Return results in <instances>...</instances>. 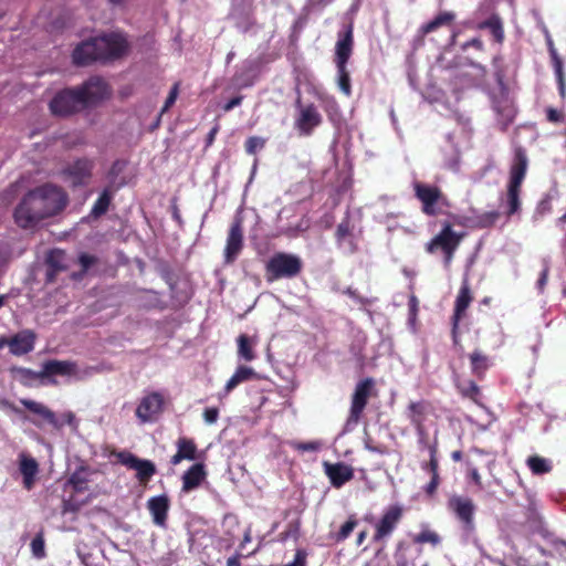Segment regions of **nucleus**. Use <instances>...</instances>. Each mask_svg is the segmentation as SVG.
<instances>
[{"label": "nucleus", "instance_id": "a18cd8bd", "mask_svg": "<svg viewBox=\"0 0 566 566\" xmlns=\"http://www.w3.org/2000/svg\"><path fill=\"white\" fill-rule=\"evenodd\" d=\"M81 505L78 503H75L74 501L70 500H63L62 503V514L65 515L67 513H76L80 511Z\"/></svg>", "mask_w": 566, "mask_h": 566}, {"label": "nucleus", "instance_id": "c756f323", "mask_svg": "<svg viewBox=\"0 0 566 566\" xmlns=\"http://www.w3.org/2000/svg\"><path fill=\"white\" fill-rule=\"evenodd\" d=\"M480 29H489L496 42H502L504 39L503 25L499 15L493 14L488 20L479 24Z\"/></svg>", "mask_w": 566, "mask_h": 566}, {"label": "nucleus", "instance_id": "f8f14e48", "mask_svg": "<svg viewBox=\"0 0 566 566\" xmlns=\"http://www.w3.org/2000/svg\"><path fill=\"white\" fill-rule=\"evenodd\" d=\"M118 457L124 465L137 472L140 482H147L156 472L155 464L149 460L138 459L128 452H122Z\"/></svg>", "mask_w": 566, "mask_h": 566}, {"label": "nucleus", "instance_id": "8fccbe9b", "mask_svg": "<svg viewBox=\"0 0 566 566\" xmlns=\"http://www.w3.org/2000/svg\"><path fill=\"white\" fill-rule=\"evenodd\" d=\"M307 554L303 549L296 551L294 560L285 566H306Z\"/></svg>", "mask_w": 566, "mask_h": 566}, {"label": "nucleus", "instance_id": "680f3d73", "mask_svg": "<svg viewBox=\"0 0 566 566\" xmlns=\"http://www.w3.org/2000/svg\"><path fill=\"white\" fill-rule=\"evenodd\" d=\"M318 443L317 442H306V443H301L298 446V449L300 450H303V451H316L318 449Z\"/></svg>", "mask_w": 566, "mask_h": 566}, {"label": "nucleus", "instance_id": "338daca9", "mask_svg": "<svg viewBox=\"0 0 566 566\" xmlns=\"http://www.w3.org/2000/svg\"><path fill=\"white\" fill-rule=\"evenodd\" d=\"M227 566H241L240 559L238 556H232L227 559Z\"/></svg>", "mask_w": 566, "mask_h": 566}, {"label": "nucleus", "instance_id": "4c0bfd02", "mask_svg": "<svg viewBox=\"0 0 566 566\" xmlns=\"http://www.w3.org/2000/svg\"><path fill=\"white\" fill-rule=\"evenodd\" d=\"M31 551L34 557L41 559L45 556L44 539L42 534H38L31 542Z\"/></svg>", "mask_w": 566, "mask_h": 566}, {"label": "nucleus", "instance_id": "bf43d9fd", "mask_svg": "<svg viewBox=\"0 0 566 566\" xmlns=\"http://www.w3.org/2000/svg\"><path fill=\"white\" fill-rule=\"evenodd\" d=\"M478 394H479V387L473 381H470L468 389L463 390V395H465L470 398H474V396Z\"/></svg>", "mask_w": 566, "mask_h": 566}, {"label": "nucleus", "instance_id": "c9c22d12", "mask_svg": "<svg viewBox=\"0 0 566 566\" xmlns=\"http://www.w3.org/2000/svg\"><path fill=\"white\" fill-rule=\"evenodd\" d=\"M337 73H338V87L339 90L346 95L350 96L352 94V87H350V77L349 73L346 69V65L336 66Z\"/></svg>", "mask_w": 566, "mask_h": 566}, {"label": "nucleus", "instance_id": "69168bd1", "mask_svg": "<svg viewBox=\"0 0 566 566\" xmlns=\"http://www.w3.org/2000/svg\"><path fill=\"white\" fill-rule=\"evenodd\" d=\"M0 405L3 407V408H9L10 410H12L13 412L20 415L22 413L21 409H19L18 407H15L13 403H11L10 401L8 400H2L0 402Z\"/></svg>", "mask_w": 566, "mask_h": 566}, {"label": "nucleus", "instance_id": "e2e57ef3", "mask_svg": "<svg viewBox=\"0 0 566 566\" xmlns=\"http://www.w3.org/2000/svg\"><path fill=\"white\" fill-rule=\"evenodd\" d=\"M547 118L548 120L556 123L560 120V114L556 109L549 108L547 111Z\"/></svg>", "mask_w": 566, "mask_h": 566}, {"label": "nucleus", "instance_id": "052dcab7", "mask_svg": "<svg viewBox=\"0 0 566 566\" xmlns=\"http://www.w3.org/2000/svg\"><path fill=\"white\" fill-rule=\"evenodd\" d=\"M547 276H548V265L547 263L545 262V266L543 269V272L537 281V285H538V289L539 290H543V287L545 286L546 282H547Z\"/></svg>", "mask_w": 566, "mask_h": 566}, {"label": "nucleus", "instance_id": "864d4df0", "mask_svg": "<svg viewBox=\"0 0 566 566\" xmlns=\"http://www.w3.org/2000/svg\"><path fill=\"white\" fill-rule=\"evenodd\" d=\"M345 293L349 295L352 298L360 303L361 305H368L373 303V300L364 298L360 295L357 294V292L350 287H348Z\"/></svg>", "mask_w": 566, "mask_h": 566}, {"label": "nucleus", "instance_id": "4be33fe9", "mask_svg": "<svg viewBox=\"0 0 566 566\" xmlns=\"http://www.w3.org/2000/svg\"><path fill=\"white\" fill-rule=\"evenodd\" d=\"M415 190H416V196L423 203V211L426 213H431L432 206L437 202V200L440 196L438 188L417 182L415 185Z\"/></svg>", "mask_w": 566, "mask_h": 566}, {"label": "nucleus", "instance_id": "423d86ee", "mask_svg": "<svg viewBox=\"0 0 566 566\" xmlns=\"http://www.w3.org/2000/svg\"><path fill=\"white\" fill-rule=\"evenodd\" d=\"M448 507L455 514L465 531L472 532L474 530L473 516L475 513V504L471 499L452 495L448 501Z\"/></svg>", "mask_w": 566, "mask_h": 566}, {"label": "nucleus", "instance_id": "5fc2aeb1", "mask_svg": "<svg viewBox=\"0 0 566 566\" xmlns=\"http://www.w3.org/2000/svg\"><path fill=\"white\" fill-rule=\"evenodd\" d=\"M427 469L431 472L432 476L439 475L438 474V460L434 455V450H431V458L429 463L427 464Z\"/></svg>", "mask_w": 566, "mask_h": 566}, {"label": "nucleus", "instance_id": "6e6d98bb", "mask_svg": "<svg viewBox=\"0 0 566 566\" xmlns=\"http://www.w3.org/2000/svg\"><path fill=\"white\" fill-rule=\"evenodd\" d=\"M243 99L242 95L235 96L231 98L227 104L223 106L224 112H230L232 108L239 106Z\"/></svg>", "mask_w": 566, "mask_h": 566}, {"label": "nucleus", "instance_id": "2f4dec72", "mask_svg": "<svg viewBox=\"0 0 566 566\" xmlns=\"http://www.w3.org/2000/svg\"><path fill=\"white\" fill-rule=\"evenodd\" d=\"M69 484H71L75 492H83L87 488V472L84 468L76 470L70 478Z\"/></svg>", "mask_w": 566, "mask_h": 566}, {"label": "nucleus", "instance_id": "cd10ccee", "mask_svg": "<svg viewBox=\"0 0 566 566\" xmlns=\"http://www.w3.org/2000/svg\"><path fill=\"white\" fill-rule=\"evenodd\" d=\"M255 371L253 368L248 366H240L235 373L232 375V377L228 380L224 390L227 394H229L231 390H233L241 382L248 381L255 377Z\"/></svg>", "mask_w": 566, "mask_h": 566}, {"label": "nucleus", "instance_id": "0eeeda50", "mask_svg": "<svg viewBox=\"0 0 566 566\" xmlns=\"http://www.w3.org/2000/svg\"><path fill=\"white\" fill-rule=\"evenodd\" d=\"M77 88L83 95L85 108L107 98L111 94L107 83L97 76L88 78Z\"/></svg>", "mask_w": 566, "mask_h": 566}, {"label": "nucleus", "instance_id": "49530a36", "mask_svg": "<svg viewBox=\"0 0 566 566\" xmlns=\"http://www.w3.org/2000/svg\"><path fill=\"white\" fill-rule=\"evenodd\" d=\"M350 232L349 223L348 221H343L337 226L336 229V239L338 242H340L346 235H348Z\"/></svg>", "mask_w": 566, "mask_h": 566}, {"label": "nucleus", "instance_id": "a19ab883", "mask_svg": "<svg viewBox=\"0 0 566 566\" xmlns=\"http://www.w3.org/2000/svg\"><path fill=\"white\" fill-rule=\"evenodd\" d=\"M264 146V140L260 137H250L245 143V150L248 154H255L258 149Z\"/></svg>", "mask_w": 566, "mask_h": 566}, {"label": "nucleus", "instance_id": "4468645a", "mask_svg": "<svg viewBox=\"0 0 566 566\" xmlns=\"http://www.w3.org/2000/svg\"><path fill=\"white\" fill-rule=\"evenodd\" d=\"M36 335L31 329H23L12 337L8 338L10 353L21 356L33 350Z\"/></svg>", "mask_w": 566, "mask_h": 566}, {"label": "nucleus", "instance_id": "79ce46f5", "mask_svg": "<svg viewBox=\"0 0 566 566\" xmlns=\"http://www.w3.org/2000/svg\"><path fill=\"white\" fill-rule=\"evenodd\" d=\"M495 111L497 113H501L503 116L502 125L503 127H506L514 118V109L507 105H505L502 109L499 105L495 106Z\"/></svg>", "mask_w": 566, "mask_h": 566}, {"label": "nucleus", "instance_id": "09e8293b", "mask_svg": "<svg viewBox=\"0 0 566 566\" xmlns=\"http://www.w3.org/2000/svg\"><path fill=\"white\" fill-rule=\"evenodd\" d=\"M219 410L217 408H207L203 411V419L206 423L213 424L218 420Z\"/></svg>", "mask_w": 566, "mask_h": 566}, {"label": "nucleus", "instance_id": "39448f33", "mask_svg": "<svg viewBox=\"0 0 566 566\" xmlns=\"http://www.w3.org/2000/svg\"><path fill=\"white\" fill-rule=\"evenodd\" d=\"M301 270L302 261L298 256L282 252L274 254L266 264V272L270 280L294 277Z\"/></svg>", "mask_w": 566, "mask_h": 566}, {"label": "nucleus", "instance_id": "7ed1b4c3", "mask_svg": "<svg viewBox=\"0 0 566 566\" xmlns=\"http://www.w3.org/2000/svg\"><path fill=\"white\" fill-rule=\"evenodd\" d=\"M527 169V157L522 149H517L511 167V178L507 187L509 211L511 216L520 209V189Z\"/></svg>", "mask_w": 566, "mask_h": 566}, {"label": "nucleus", "instance_id": "58836bf2", "mask_svg": "<svg viewBox=\"0 0 566 566\" xmlns=\"http://www.w3.org/2000/svg\"><path fill=\"white\" fill-rule=\"evenodd\" d=\"M424 410V406L423 403L421 402H411L409 405V411H410V415H409V418L411 419V421L416 424H419L421 419H420V416L422 415Z\"/></svg>", "mask_w": 566, "mask_h": 566}, {"label": "nucleus", "instance_id": "473e14b6", "mask_svg": "<svg viewBox=\"0 0 566 566\" xmlns=\"http://www.w3.org/2000/svg\"><path fill=\"white\" fill-rule=\"evenodd\" d=\"M238 355L240 358L251 361L255 358V354L247 335L242 334L238 338Z\"/></svg>", "mask_w": 566, "mask_h": 566}, {"label": "nucleus", "instance_id": "2eb2a0df", "mask_svg": "<svg viewBox=\"0 0 566 566\" xmlns=\"http://www.w3.org/2000/svg\"><path fill=\"white\" fill-rule=\"evenodd\" d=\"M354 46L353 27L349 24L345 32L338 34V40L335 46V63L336 66L346 65L349 60Z\"/></svg>", "mask_w": 566, "mask_h": 566}, {"label": "nucleus", "instance_id": "ddd939ff", "mask_svg": "<svg viewBox=\"0 0 566 566\" xmlns=\"http://www.w3.org/2000/svg\"><path fill=\"white\" fill-rule=\"evenodd\" d=\"M243 247V231L240 220H235L229 230L227 245L224 249L226 263H232Z\"/></svg>", "mask_w": 566, "mask_h": 566}, {"label": "nucleus", "instance_id": "3c124183", "mask_svg": "<svg viewBox=\"0 0 566 566\" xmlns=\"http://www.w3.org/2000/svg\"><path fill=\"white\" fill-rule=\"evenodd\" d=\"M356 526V522L355 521H347L342 527H340V531H339V534H338V538L339 539H345L346 537L349 536V534L353 532L354 527Z\"/></svg>", "mask_w": 566, "mask_h": 566}, {"label": "nucleus", "instance_id": "0e129e2a", "mask_svg": "<svg viewBox=\"0 0 566 566\" xmlns=\"http://www.w3.org/2000/svg\"><path fill=\"white\" fill-rule=\"evenodd\" d=\"M468 46H474V48H476L478 50H482V48H483V43H482V41H481L480 39L474 38V39H472V40L468 41V42L463 45V48H464V49H465V48H468Z\"/></svg>", "mask_w": 566, "mask_h": 566}, {"label": "nucleus", "instance_id": "1a4fd4ad", "mask_svg": "<svg viewBox=\"0 0 566 566\" xmlns=\"http://www.w3.org/2000/svg\"><path fill=\"white\" fill-rule=\"evenodd\" d=\"M20 402L32 413L39 417V419L27 418L34 426L41 428L44 423L51 424L53 428L60 430L63 423L56 418L55 413L49 409L45 405L31 400L21 399Z\"/></svg>", "mask_w": 566, "mask_h": 566}, {"label": "nucleus", "instance_id": "aec40b11", "mask_svg": "<svg viewBox=\"0 0 566 566\" xmlns=\"http://www.w3.org/2000/svg\"><path fill=\"white\" fill-rule=\"evenodd\" d=\"M401 517V510L399 507H390L385 515L381 517L377 525L376 533L374 535L375 541H380L388 536Z\"/></svg>", "mask_w": 566, "mask_h": 566}, {"label": "nucleus", "instance_id": "b1692460", "mask_svg": "<svg viewBox=\"0 0 566 566\" xmlns=\"http://www.w3.org/2000/svg\"><path fill=\"white\" fill-rule=\"evenodd\" d=\"M472 301L470 289L468 285V282L465 281L459 292V295L455 300V308H454V315H453V337L455 336V329L458 327V323L461 318V315L464 313V311L468 308ZM457 338H454L455 340Z\"/></svg>", "mask_w": 566, "mask_h": 566}, {"label": "nucleus", "instance_id": "e433bc0d", "mask_svg": "<svg viewBox=\"0 0 566 566\" xmlns=\"http://www.w3.org/2000/svg\"><path fill=\"white\" fill-rule=\"evenodd\" d=\"M470 359H471V365H472V370L473 373L475 374H480L482 371H484L488 367V358L486 356H484L483 354H481L480 352L475 350L471 354L470 356Z\"/></svg>", "mask_w": 566, "mask_h": 566}, {"label": "nucleus", "instance_id": "f257e3e1", "mask_svg": "<svg viewBox=\"0 0 566 566\" xmlns=\"http://www.w3.org/2000/svg\"><path fill=\"white\" fill-rule=\"evenodd\" d=\"M67 202L57 187L45 185L29 191L14 210V220L21 228H33L43 219L59 213Z\"/></svg>", "mask_w": 566, "mask_h": 566}, {"label": "nucleus", "instance_id": "5701e85b", "mask_svg": "<svg viewBox=\"0 0 566 566\" xmlns=\"http://www.w3.org/2000/svg\"><path fill=\"white\" fill-rule=\"evenodd\" d=\"M206 476L205 467L202 463L193 464L188 471L182 475V491L190 492L191 490L198 488L201 481Z\"/></svg>", "mask_w": 566, "mask_h": 566}, {"label": "nucleus", "instance_id": "412c9836", "mask_svg": "<svg viewBox=\"0 0 566 566\" xmlns=\"http://www.w3.org/2000/svg\"><path fill=\"white\" fill-rule=\"evenodd\" d=\"M321 123V115L313 105H310L301 111V115L296 120L297 128L308 135L313 127Z\"/></svg>", "mask_w": 566, "mask_h": 566}, {"label": "nucleus", "instance_id": "c85d7f7f", "mask_svg": "<svg viewBox=\"0 0 566 566\" xmlns=\"http://www.w3.org/2000/svg\"><path fill=\"white\" fill-rule=\"evenodd\" d=\"M454 18H455V14L453 12L446 11V12L439 13L433 20L423 24L420 28L421 38L430 32H433L434 30H437L438 28H440L442 25L450 24L454 20Z\"/></svg>", "mask_w": 566, "mask_h": 566}, {"label": "nucleus", "instance_id": "f03ea898", "mask_svg": "<svg viewBox=\"0 0 566 566\" xmlns=\"http://www.w3.org/2000/svg\"><path fill=\"white\" fill-rule=\"evenodd\" d=\"M127 49L126 39L119 33L93 38L78 44L73 51V62L85 66L96 61L120 57Z\"/></svg>", "mask_w": 566, "mask_h": 566}, {"label": "nucleus", "instance_id": "bb28decb", "mask_svg": "<svg viewBox=\"0 0 566 566\" xmlns=\"http://www.w3.org/2000/svg\"><path fill=\"white\" fill-rule=\"evenodd\" d=\"M38 470V462L33 458L22 457L20 462V471L23 475V484L28 490L32 488Z\"/></svg>", "mask_w": 566, "mask_h": 566}, {"label": "nucleus", "instance_id": "20e7f679", "mask_svg": "<svg viewBox=\"0 0 566 566\" xmlns=\"http://www.w3.org/2000/svg\"><path fill=\"white\" fill-rule=\"evenodd\" d=\"M50 109L61 117L78 113L85 109L83 95L77 87L62 90L50 102Z\"/></svg>", "mask_w": 566, "mask_h": 566}, {"label": "nucleus", "instance_id": "a211bd4d", "mask_svg": "<svg viewBox=\"0 0 566 566\" xmlns=\"http://www.w3.org/2000/svg\"><path fill=\"white\" fill-rule=\"evenodd\" d=\"M93 163L88 159H78L70 165L65 172L67 174L74 187L84 185L91 177Z\"/></svg>", "mask_w": 566, "mask_h": 566}, {"label": "nucleus", "instance_id": "c03bdc74", "mask_svg": "<svg viewBox=\"0 0 566 566\" xmlns=\"http://www.w3.org/2000/svg\"><path fill=\"white\" fill-rule=\"evenodd\" d=\"M499 218L500 213L497 211H491L480 217V223L483 227H490L494 224Z\"/></svg>", "mask_w": 566, "mask_h": 566}, {"label": "nucleus", "instance_id": "6e6552de", "mask_svg": "<svg viewBox=\"0 0 566 566\" xmlns=\"http://www.w3.org/2000/svg\"><path fill=\"white\" fill-rule=\"evenodd\" d=\"M373 386L374 381L371 378H366L356 385L352 398V406L349 417L347 419V424L357 423L359 421L360 415L367 405Z\"/></svg>", "mask_w": 566, "mask_h": 566}, {"label": "nucleus", "instance_id": "37998d69", "mask_svg": "<svg viewBox=\"0 0 566 566\" xmlns=\"http://www.w3.org/2000/svg\"><path fill=\"white\" fill-rule=\"evenodd\" d=\"M78 262L82 268V272L85 273L92 265L97 263V258L86 253H82L78 256Z\"/></svg>", "mask_w": 566, "mask_h": 566}, {"label": "nucleus", "instance_id": "72a5a7b5", "mask_svg": "<svg viewBox=\"0 0 566 566\" xmlns=\"http://www.w3.org/2000/svg\"><path fill=\"white\" fill-rule=\"evenodd\" d=\"M527 464L534 474H544L552 470L549 461L538 455L530 457Z\"/></svg>", "mask_w": 566, "mask_h": 566}, {"label": "nucleus", "instance_id": "9b49d317", "mask_svg": "<svg viewBox=\"0 0 566 566\" xmlns=\"http://www.w3.org/2000/svg\"><path fill=\"white\" fill-rule=\"evenodd\" d=\"M164 399L158 392L144 397L136 409L137 418L143 422L154 421L163 411Z\"/></svg>", "mask_w": 566, "mask_h": 566}, {"label": "nucleus", "instance_id": "774afa93", "mask_svg": "<svg viewBox=\"0 0 566 566\" xmlns=\"http://www.w3.org/2000/svg\"><path fill=\"white\" fill-rule=\"evenodd\" d=\"M365 447H366L367 450H369L371 452H378V453H382L384 452L379 447H375L374 444H370L369 440H367L365 442Z\"/></svg>", "mask_w": 566, "mask_h": 566}, {"label": "nucleus", "instance_id": "393cba45", "mask_svg": "<svg viewBox=\"0 0 566 566\" xmlns=\"http://www.w3.org/2000/svg\"><path fill=\"white\" fill-rule=\"evenodd\" d=\"M65 254L61 250H53L46 256V281L52 282L55 275L64 270Z\"/></svg>", "mask_w": 566, "mask_h": 566}, {"label": "nucleus", "instance_id": "f704fd0d", "mask_svg": "<svg viewBox=\"0 0 566 566\" xmlns=\"http://www.w3.org/2000/svg\"><path fill=\"white\" fill-rule=\"evenodd\" d=\"M12 371L18 375L19 379L23 384H28L30 381H34V380L43 379L44 378V374H42V370L34 371V370L29 369V368L17 367V368H13Z\"/></svg>", "mask_w": 566, "mask_h": 566}, {"label": "nucleus", "instance_id": "de8ad7c7", "mask_svg": "<svg viewBox=\"0 0 566 566\" xmlns=\"http://www.w3.org/2000/svg\"><path fill=\"white\" fill-rule=\"evenodd\" d=\"M555 71H556L557 78H558L560 95L564 96L565 95V80H564L563 71H562V62L559 60H556V62H555Z\"/></svg>", "mask_w": 566, "mask_h": 566}, {"label": "nucleus", "instance_id": "603ef678", "mask_svg": "<svg viewBox=\"0 0 566 566\" xmlns=\"http://www.w3.org/2000/svg\"><path fill=\"white\" fill-rule=\"evenodd\" d=\"M177 94H178V87H177V85H175L171 88L168 97L166 98L165 105L161 109L163 113L166 112L175 103V101L177 98Z\"/></svg>", "mask_w": 566, "mask_h": 566}, {"label": "nucleus", "instance_id": "13d9d810", "mask_svg": "<svg viewBox=\"0 0 566 566\" xmlns=\"http://www.w3.org/2000/svg\"><path fill=\"white\" fill-rule=\"evenodd\" d=\"M439 485V475H436V476H431V481L429 482V484L427 485L426 488V492L429 494V495H432L437 488Z\"/></svg>", "mask_w": 566, "mask_h": 566}, {"label": "nucleus", "instance_id": "7c9ffc66", "mask_svg": "<svg viewBox=\"0 0 566 566\" xmlns=\"http://www.w3.org/2000/svg\"><path fill=\"white\" fill-rule=\"evenodd\" d=\"M111 201H112V192L108 188H106V189H104L102 195L95 201V203L92 208L91 214L95 218L101 217L102 214H104L107 211Z\"/></svg>", "mask_w": 566, "mask_h": 566}, {"label": "nucleus", "instance_id": "dca6fc26", "mask_svg": "<svg viewBox=\"0 0 566 566\" xmlns=\"http://www.w3.org/2000/svg\"><path fill=\"white\" fill-rule=\"evenodd\" d=\"M324 470L334 488H340L354 478L353 468L343 462H324Z\"/></svg>", "mask_w": 566, "mask_h": 566}, {"label": "nucleus", "instance_id": "f3484780", "mask_svg": "<svg viewBox=\"0 0 566 566\" xmlns=\"http://www.w3.org/2000/svg\"><path fill=\"white\" fill-rule=\"evenodd\" d=\"M42 374H44V378L52 375L75 376L80 378L77 365L70 360H46L43 363Z\"/></svg>", "mask_w": 566, "mask_h": 566}, {"label": "nucleus", "instance_id": "9d476101", "mask_svg": "<svg viewBox=\"0 0 566 566\" xmlns=\"http://www.w3.org/2000/svg\"><path fill=\"white\" fill-rule=\"evenodd\" d=\"M460 243V237L451 229L450 226H447L431 242L428 244L427 250L429 252H434L438 248H441L444 253V263L448 265L453 256V251L457 249Z\"/></svg>", "mask_w": 566, "mask_h": 566}, {"label": "nucleus", "instance_id": "4d7b16f0", "mask_svg": "<svg viewBox=\"0 0 566 566\" xmlns=\"http://www.w3.org/2000/svg\"><path fill=\"white\" fill-rule=\"evenodd\" d=\"M60 422L67 423L69 426H72L73 428H76V421H75V415L72 411H67L62 415V420Z\"/></svg>", "mask_w": 566, "mask_h": 566}, {"label": "nucleus", "instance_id": "a878e982", "mask_svg": "<svg viewBox=\"0 0 566 566\" xmlns=\"http://www.w3.org/2000/svg\"><path fill=\"white\" fill-rule=\"evenodd\" d=\"M177 453L172 455L170 462L178 464L182 460H195L196 459V446L191 440L180 438L177 442Z\"/></svg>", "mask_w": 566, "mask_h": 566}, {"label": "nucleus", "instance_id": "6ab92c4d", "mask_svg": "<svg viewBox=\"0 0 566 566\" xmlns=\"http://www.w3.org/2000/svg\"><path fill=\"white\" fill-rule=\"evenodd\" d=\"M147 507L153 516V521L158 526H165L167 513L169 510V499L167 495H158L150 497L147 502Z\"/></svg>", "mask_w": 566, "mask_h": 566}, {"label": "nucleus", "instance_id": "ea45409f", "mask_svg": "<svg viewBox=\"0 0 566 566\" xmlns=\"http://www.w3.org/2000/svg\"><path fill=\"white\" fill-rule=\"evenodd\" d=\"M416 542H418V543H431L432 545H437L440 542V537L434 532L424 531V532H421L417 536Z\"/></svg>", "mask_w": 566, "mask_h": 566}]
</instances>
